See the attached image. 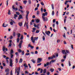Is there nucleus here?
Here are the masks:
<instances>
[{
	"instance_id": "1",
	"label": "nucleus",
	"mask_w": 75,
	"mask_h": 75,
	"mask_svg": "<svg viewBox=\"0 0 75 75\" xmlns=\"http://www.w3.org/2000/svg\"><path fill=\"white\" fill-rule=\"evenodd\" d=\"M26 13L27 14L26 15V20H28V14H29V13H30V12H29V11H26Z\"/></svg>"
},
{
	"instance_id": "2",
	"label": "nucleus",
	"mask_w": 75,
	"mask_h": 75,
	"mask_svg": "<svg viewBox=\"0 0 75 75\" xmlns=\"http://www.w3.org/2000/svg\"><path fill=\"white\" fill-rule=\"evenodd\" d=\"M42 61V58H38L37 61V64H38V63H40L41 62V61Z\"/></svg>"
},
{
	"instance_id": "3",
	"label": "nucleus",
	"mask_w": 75,
	"mask_h": 75,
	"mask_svg": "<svg viewBox=\"0 0 75 75\" xmlns=\"http://www.w3.org/2000/svg\"><path fill=\"white\" fill-rule=\"evenodd\" d=\"M31 41H32L33 43H35V39H34V37H31Z\"/></svg>"
},
{
	"instance_id": "4",
	"label": "nucleus",
	"mask_w": 75,
	"mask_h": 75,
	"mask_svg": "<svg viewBox=\"0 0 75 75\" xmlns=\"http://www.w3.org/2000/svg\"><path fill=\"white\" fill-rule=\"evenodd\" d=\"M10 63V67H13V60L12 59H11L10 60V62H9Z\"/></svg>"
},
{
	"instance_id": "5",
	"label": "nucleus",
	"mask_w": 75,
	"mask_h": 75,
	"mask_svg": "<svg viewBox=\"0 0 75 75\" xmlns=\"http://www.w3.org/2000/svg\"><path fill=\"white\" fill-rule=\"evenodd\" d=\"M45 33L46 34V35H48V36H50V34H51V32H50V31L48 30L47 31H45Z\"/></svg>"
},
{
	"instance_id": "6",
	"label": "nucleus",
	"mask_w": 75,
	"mask_h": 75,
	"mask_svg": "<svg viewBox=\"0 0 75 75\" xmlns=\"http://www.w3.org/2000/svg\"><path fill=\"white\" fill-rule=\"evenodd\" d=\"M20 43H19V47L20 48H21V44L23 43V40H21L20 42Z\"/></svg>"
},
{
	"instance_id": "7",
	"label": "nucleus",
	"mask_w": 75,
	"mask_h": 75,
	"mask_svg": "<svg viewBox=\"0 0 75 75\" xmlns=\"http://www.w3.org/2000/svg\"><path fill=\"white\" fill-rule=\"evenodd\" d=\"M23 19V17L22 16V15H20L19 16V17H18V20H20V19Z\"/></svg>"
},
{
	"instance_id": "8",
	"label": "nucleus",
	"mask_w": 75,
	"mask_h": 75,
	"mask_svg": "<svg viewBox=\"0 0 75 75\" xmlns=\"http://www.w3.org/2000/svg\"><path fill=\"white\" fill-rule=\"evenodd\" d=\"M17 70L18 71L17 72V75H20V68L19 67L18 69Z\"/></svg>"
},
{
	"instance_id": "9",
	"label": "nucleus",
	"mask_w": 75,
	"mask_h": 75,
	"mask_svg": "<svg viewBox=\"0 0 75 75\" xmlns=\"http://www.w3.org/2000/svg\"><path fill=\"white\" fill-rule=\"evenodd\" d=\"M62 54H63L67 55V52H65V50H62Z\"/></svg>"
},
{
	"instance_id": "10",
	"label": "nucleus",
	"mask_w": 75,
	"mask_h": 75,
	"mask_svg": "<svg viewBox=\"0 0 75 75\" xmlns=\"http://www.w3.org/2000/svg\"><path fill=\"white\" fill-rule=\"evenodd\" d=\"M25 25H26V27L27 28V29H28V23L26 24V23H25L24 25V27H25Z\"/></svg>"
},
{
	"instance_id": "11",
	"label": "nucleus",
	"mask_w": 75,
	"mask_h": 75,
	"mask_svg": "<svg viewBox=\"0 0 75 75\" xmlns=\"http://www.w3.org/2000/svg\"><path fill=\"white\" fill-rule=\"evenodd\" d=\"M18 24L19 25L20 27H21V26H22V25H23V22H19L18 23Z\"/></svg>"
},
{
	"instance_id": "12",
	"label": "nucleus",
	"mask_w": 75,
	"mask_h": 75,
	"mask_svg": "<svg viewBox=\"0 0 75 75\" xmlns=\"http://www.w3.org/2000/svg\"><path fill=\"white\" fill-rule=\"evenodd\" d=\"M28 46L29 47H30L31 49H33V48H34V46H31L30 44H29L28 45Z\"/></svg>"
},
{
	"instance_id": "13",
	"label": "nucleus",
	"mask_w": 75,
	"mask_h": 75,
	"mask_svg": "<svg viewBox=\"0 0 75 75\" xmlns=\"http://www.w3.org/2000/svg\"><path fill=\"white\" fill-rule=\"evenodd\" d=\"M6 25L4 26V25H4V23H3L2 25V27H6L7 26H8V24H6Z\"/></svg>"
},
{
	"instance_id": "14",
	"label": "nucleus",
	"mask_w": 75,
	"mask_h": 75,
	"mask_svg": "<svg viewBox=\"0 0 75 75\" xmlns=\"http://www.w3.org/2000/svg\"><path fill=\"white\" fill-rule=\"evenodd\" d=\"M10 71V69H6L5 70V72H9Z\"/></svg>"
},
{
	"instance_id": "15",
	"label": "nucleus",
	"mask_w": 75,
	"mask_h": 75,
	"mask_svg": "<svg viewBox=\"0 0 75 75\" xmlns=\"http://www.w3.org/2000/svg\"><path fill=\"white\" fill-rule=\"evenodd\" d=\"M50 71H51V72H53L54 71V69L52 68H51L50 69Z\"/></svg>"
},
{
	"instance_id": "16",
	"label": "nucleus",
	"mask_w": 75,
	"mask_h": 75,
	"mask_svg": "<svg viewBox=\"0 0 75 75\" xmlns=\"http://www.w3.org/2000/svg\"><path fill=\"white\" fill-rule=\"evenodd\" d=\"M23 4L25 5V4H26V3H27V1H26V0L23 1Z\"/></svg>"
},
{
	"instance_id": "17",
	"label": "nucleus",
	"mask_w": 75,
	"mask_h": 75,
	"mask_svg": "<svg viewBox=\"0 0 75 75\" xmlns=\"http://www.w3.org/2000/svg\"><path fill=\"white\" fill-rule=\"evenodd\" d=\"M6 61L8 63V59H9V57H6Z\"/></svg>"
},
{
	"instance_id": "18",
	"label": "nucleus",
	"mask_w": 75,
	"mask_h": 75,
	"mask_svg": "<svg viewBox=\"0 0 75 75\" xmlns=\"http://www.w3.org/2000/svg\"><path fill=\"white\" fill-rule=\"evenodd\" d=\"M51 62H50V63H49V62H47V63H46V65L47 66H48V65H50V64H51Z\"/></svg>"
},
{
	"instance_id": "19",
	"label": "nucleus",
	"mask_w": 75,
	"mask_h": 75,
	"mask_svg": "<svg viewBox=\"0 0 75 75\" xmlns=\"http://www.w3.org/2000/svg\"><path fill=\"white\" fill-rule=\"evenodd\" d=\"M42 18L43 19V21H45V17L44 16H42Z\"/></svg>"
},
{
	"instance_id": "20",
	"label": "nucleus",
	"mask_w": 75,
	"mask_h": 75,
	"mask_svg": "<svg viewBox=\"0 0 75 75\" xmlns=\"http://www.w3.org/2000/svg\"><path fill=\"white\" fill-rule=\"evenodd\" d=\"M13 53H14V51H13V50H11L10 54H13Z\"/></svg>"
},
{
	"instance_id": "21",
	"label": "nucleus",
	"mask_w": 75,
	"mask_h": 75,
	"mask_svg": "<svg viewBox=\"0 0 75 75\" xmlns=\"http://www.w3.org/2000/svg\"><path fill=\"white\" fill-rule=\"evenodd\" d=\"M23 66L25 67V68H27L28 67V66L27 65H26V64L25 63L24 65Z\"/></svg>"
},
{
	"instance_id": "22",
	"label": "nucleus",
	"mask_w": 75,
	"mask_h": 75,
	"mask_svg": "<svg viewBox=\"0 0 75 75\" xmlns=\"http://www.w3.org/2000/svg\"><path fill=\"white\" fill-rule=\"evenodd\" d=\"M36 22L37 23H38L40 22V20L39 19H37L36 20Z\"/></svg>"
},
{
	"instance_id": "23",
	"label": "nucleus",
	"mask_w": 75,
	"mask_h": 75,
	"mask_svg": "<svg viewBox=\"0 0 75 75\" xmlns=\"http://www.w3.org/2000/svg\"><path fill=\"white\" fill-rule=\"evenodd\" d=\"M34 39H35V40H36V41H37V40H38V37H37V38L36 37H34Z\"/></svg>"
},
{
	"instance_id": "24",
	"label": "nucleus",
	"mask_w": 75,
	"mask_h": 75,
	"mask_svg": "<svg viewBox=\"0 0 75 75\" xmlns=\"http://www.w3.org/2000/svg\"><path fill=\"white\" fill-rule=\"evenodd\" d=\"M23 62V59H21L19 61L20 63H21Z\"/></svg>"
},
{
	"instance_id": "25",
	"label": "nucleus",
	"mask_w": 75,
	"mask_h": 75,
	"mask_svg": "<svg viewBox=\"0 0 75 75\" xmlns=\"http://www.w3.org/2000/svg\"><path fill=\"white\" fill-rule=\"evenodd\" d=\"M69 67L71 66V62L69 60Z\"/></svg>"
},
{
	"instance_id": "26",
	"label": "nucleus",
	"mask_w": 75,
	"mask_h": 75,
	"mask_svg": "<svg viewBox=\"0 0 75 75\" xmlns=\"http://www.w3.org/2000/svg\"><path fill=\"white\" fill-rule=\"evenodd\" d=\"M46 73V69H45L43 70V74H45Z\"/></svg>"
},
{
	"instance_id": "27",
	"label": "nucleus",
	"mask_w": 75,
	"mask_h": 75,
	"mask_svg": "<svg viewBox=\"0 0 75 75\" xmlns=\"http://www.w3.org/2000/svg\"><path fill=\"white\" fill-rule=\"evenodd\" d=\"M51 6H52V9H53V10H54V4H52L51 5Z\"/></svg>"
},
{
	"instance_id": "28",
	"label": "nucleus",
	"mask_w": 75,
	"mask_h": 75,
	"mask_svg": "<svg viewBox=\"0 0 75 75\" xmlns=\"http://www.w3.org/2000/svg\"><path fill=\"white\" fill-rule=\"evenodd\" d=\"M16 40L17 42H19V41H20V38H18Z\"/></svg>"
},
{
	"instance_id": "29",
	"label": "nucleus",
	"mask_w": 75,
	"mask_h": 75,
	"mask_svg": "<svg viewBox=\"0 0 75 75\" xmlns=\"http://www.w3.org/2000/svg\"><path fill=\"white\" fill-rule=\"evenodd\" d=\"M31 61H32V62L33 63V64H35V61L34 60V59L31 60Z\"/></svg>"
},
{
	"instance_id": "30",
	"label": "nucleus",
	"mask_w": 75,
	"mask_h": 75,
	"mask_svg": "<svg viewBox=\"0 0 75 75\" xmlns=\"http://www.w3.org/2000/svg\"><path fill=\"white\" fill-rule=\"evenodd\" d=\"M54 14H55V13H54V11H52V16H54Z\"/></svg>"
},
{
	"instance_id": "31",
	"label": "nucleus",
	"mask_w": 75,
	"mask_h": 75,
	"mask_svg": "<svg viewBox=\"0 0 75 75\" xmlns=\"http://www.w3.org/2000/svg\"><path fill=\"white\" fill-rule=\"evenodd\" d=\"M21 35V34H20V33H18V38H20Z\"/></svg>"
},
{
	"instance_id": "32",
	"label": "nucleus",
	"mask_w": 75,
	"mask_h": 75,
	"mask_svg": "<svg viewBox=\"0 0 75 75\" xmlns=\"http://www.w3.org/2000/svg\"><path fill=\"white\" fill-rule=\"evenodd\" d=\"M8 15H10V14H11V13H10V10H9L8 12Z\"/></svg>"
},
{
	"instance_id": "33",
	"label": "nucleus",
	"mask_w": 75,
	"mask_h": 75,
	"mask_svg": "<svg viewBox=\"0 0 75 75\" xmlns=\"http://www.w3.org/2000/svg\"><path fill=\"white\" fill-rule=\"evenodd\" d=\"M28 3L29 4H31V0H29L28 1Z\"/></svg>"
},
{
	"instance_id": "34",
	"label": "nucleus",
	"mask_w": 75,
	"mask_h": 75,
	"mask_svg": "<svg viewBox=\"0 0 75 75\" xmlns=\"http://www.w3.org/2000/svg\"><path fill=\"white\" fill-rule=\"evenodd\" d=\"M13 37H16V33L13 32Z\"/></svg>"
},
{
	"instance_id": "35",
	"label": "nucleus",
	"mask_w": 75,
	"mask_h": 75,
	"mask_svg": "<svg viewBox=\"0 0 75 75\" xmlns=\"http://www.w3.org/2000/svg\"><path fill=\"white\" fill-rule=\"evenodd\" d=\"M13 54H11V58H13Z\"/></svg>"
},
{
	"instance_id": "36",
	"label": "nucleus",
	"mask_w": 75,
	"mask_h": 75,
	"mask_svg": "<svg viewBox=\"0 0 75 75\" xmlns=\"http://www.w3.org/2000/svg\"><path fill=\"white\" fill-rule=\"evenodd\" d=\"M22 54L23 55H24V50L22 51Z\"/></svg>"
},
{
	"instance_id": "37",
	"label": "nucleus",
	"mask_w": 75,
	"mask_h": 75,
	"mask_svg": "<svg viewBox=\"0 0 75 75\" xmlns=\"http://www.w3.org/2000/svg\"><path fill=\"white\" fill-rule=\"evenodd\" d=\"M42 38L43 39V41H44L45 40V37H44V36H43Z\"/></svg>"
},
{
	"instance_id": "38",
	"label": "nucleus",
	"mask_w": 75,
	"mask_h": 75,
	"mask_svg": "<svg viewBox=\"0 0 75 75\" xmlns=\"http://www.w3.org/2000/svg\"><path fill=\"white\" fill-rule=\"evenodd\" d=\"M11 21L12 22V23H14V24H15V23H15V22H14V21H13V20L12 19H11Z\"/></svg>"
},
{
	"instance_id": "39",
	"label": "nucleus",
	"mask_w": 75,
	"mask_h": 75,
	"mask_svg": "<svg viewBox=\"0 0 75 75\" xmlns=\"http://www.w3.org/2000/svg\"><path fill=\"white\" fill-rule=\"evenodd\" d=\"M30 55V53L27 52L26 53L25 55Z\"/></svg>"
},
{
	"instance_id": "40",
	"label": "nucleus",
	"mask_w": 75,
	"mask_h": 75,
	"mask_svg": "<svg viewBox=\"0 0 75 75\" xmlns=\"http://www.w3.org/2000/svg\"><path fill=\"white\" fill-rule=\"evenodd\" d=\"M16 13L17 15H20V14L18 12H16Z\"/></svg>"
},
{
	"instance_id": "41",
	"label": "nucleus",
	"mask_w": 75,
	"mask_h": 75,
	"mask_svg": "<svg viewBox=\"0 0 75 75\" xmlns=\"http://www.w3.org/2000/svg\"><path fill=\"white\" fill-rule=\"evenodd\" d=\"M66 53H67V54H69V51L66 50Z\"/></svg>"
},
{
	"instance_id": "42",
	"label": "nucleus",
	"mask_w": 75,
	"mask_h": 75,
	"mask_svg": "<svg viewBox=\"0 0 75 75\" xmlns=\"http://www.w3.org/2000/svg\"><path fill=\"white\" fill-rule=\"evenodd\" d=\"M19 52H22V50L20 49H19L18 50Z\"/></svg>"
},
{
	"instance_id": "43",
	"label": "nucleus",
	"mask_w": 75,
	"mask_h": 75,
	"mask_svg": "<svg viewBox=\"0 0 75 75\" xmlns=\"http://www.w3.org/2000/svg\"><path fill=\"white\" fill-rule=\"evenodd\" d=\"M23 39V36L22 35L20 39L22 40Z\"/></svg>"
},
{
	"instance_id": "44",
	"label": "nucleus",
	"mask_w": 75,
	"mask_h": 75,
	"mask_svg": "<svg viewBox=\"0 0 75 75\" xmlns=\"http://www.w3.org/2000/svg\"><path fill=\"white\" fill-rule=\"evenodd\" d=\"M13 37L12 36H10V37L9 38V39H10V40H11V39H13Z\"/></svg>"
},
{
	"instance_id": "45",
	"label": "nucleus",
	"mask_w": 75,
	"mask_h": 75,
	"mask_svg": "<svg viewBox=\"0 0 75 75\" xmlns=\"http://www.w3.org/2000/svg\"><path fill=\"white\" fill-rule=\"evenodd\" d=\"M16 64H17V63H18V59L17 58L16 59Z\"/></svg>"
},
{
	"instance_id": "46",
	"label": "nucleus",
	"mask_w": 75,
	"mask_h": 75,
	"mask_svg": "<svg viewBox=\"0 0 75 75\" xmlns=\"http://www.w3.org/2000/svg\"><path fill=\"white\" fill-rule=\"evenodd\" d=\"M40 73L41 74V73H42V72H43V70L42 69H41V70H40Z\"/></svg>"
},
{
	"instance_id": "47",
	"label": "nucleus",
	"mask_w": 75,
	"mask_h": 75,
	"mask_svg": "<svg viewBox=\"0 0 75 75\" xmlns=\"http://www.w3.org/2000/svg\"><path fill=\"white\" fill-rule=\"evenodd\" d=\"M39 32H40V31H39V30H37L36 31V33H38Z\"/></svg>"
},
{
	"instance_id": "48",
	"label": "nucleus",
	"mask_w": 75,
	"mask_h": 75,
	"mask_svg": "<svg viewBox=\"0 0 75 75\" xmlns=\"http://www.w3.org/2000/svg\"><path fill=\"white\" fill-rule=\"evenodd\" d=\"M2 50L3 51H5V50H6V49H5V47H3L2 48Z\"/></svg>"
},
{
	"instance_id": "49",
	"label": "nucleus",
	"mask_w": 75,
	"mask_h": 75,
	"mask_svg": "<svg viewBox=\"0 0 75 75\" xmlns=\"http://www.w3.org/2000/svg\"><path fill=\"white\" fill-rule=\"evenodd\" d=\"M41 5H42V6H44V3H43V2H42L41 3Z\"/></svg>"
},
{
	"instance_id": "50",
	"label": "nucleus",
	"mask_w": 75,
	"mask_h": 75,
	"mask_svg": "<svg viewBox=\"0 0 75 75\" xmlns=\"http://www.w3.org/2000/svg\"><path fill=\"white\" fill-rule=\"evenodd\" d=\"M16 55V56H18V52H16L15 53Z\"/></svg>"
},
{
	"instance_id": "51",
	"label": "nucleus",
	"mask_w": 75,
	"mask_h": 75,
	"mask_svg": "<svg viewBox=\"0 0 75 75\" xmlns=\"http://www.w3.org/2000/svg\"><path fill=\"white\" fill-rule=\"evenodd\" d=\"M35 54H38V51H36L35 52Z\"/></svg>"
},
{
	"instance_id": "52",
	"label": "nucleus",
	"mask_w": 75,
	"mask_h": 75,
	"mask_svg": "<svg viewBox=\"0 0 75 75\" xmlns=\"http://www.w3.org/2000/svg\"><path fill=\"white\" fill-rule=\"evenodd\" d=\"M39 13H40V12L39 11H37V15H38V14H39Z\"/></svg>"
},
{
	"instance_id": "53",
	"label": "nucleus",
	"mask_w": 75,
	"mask_h": 75,
	"mask_svg": "<svg viewBox=\"0 0 75 75\" xmlns=\"http://www.w3.org/2000/svg\"><path fill=\"white\" fill-rule=\"evenodd\" d=\"M33 31H35V30H36V28H33Z\"/></svg>"
},
{
	"instance_id": "54",
	"label": "nucleus",
	"mask_w": 75,
	"mask_h": 75,
	"mask_svg": "<svg viewBox=\"0 0 75 75\" xmlns=\"http://www.w3.org/2000/svg\"><path fill=\"white\" fill-rule=\"evenodd\" d=\"M40 70H41V68H39L37 69V71H40Z\"/></svg>"
},
{
	"instance_id": "55",
	"label": "nucleus",
	"mask_w": 75,
	"mask_h": 75,
	"mask_svg": "<svg viewBox=\"0 0 75 75\" xmlns=\"http://www.w3.org/2000/svg\"><path fill=\"white\" fill-rule=\"evenodd\" d=\"M12 8H13V10H15V7H14V5L12 6Z\"/></svg>"
},
{
	"instance_id": "56",
	"label": "nucleus",
	"mask_w": 75,
	"mask_h": 75,
	"mask_svg": "<svg viewBox=\"0 0 75 75\" xmlns=\"http://www.w3.org/2000/svg\"><path fill=\"white\" fill-rule=\"evenodd\" d=\"M2 64L4 67H5V66H6V64L5 63H2Z\"/></svg>"
},
{
	"instance_id": "57",
	"label": "nucleus",
	"mask_w": 75,
	"mask_h": 75,
	"mask_svg": "<svg viewBox=\"0 0 75 75\" xmlns=\"http://www.w3.org/2000/svg\"><path fill=\"white\" fill-rule=\"evenodd\" d=\"M69 14V12H67L66 13V15H68Z\"/></svg>"
},
{
	"instance_id": "58",
	"label": "nucleus",
	"mask_w": 75,
	"mask_h": 75,
	"mask_svg": "<svg viewBox=\"0 0 75 75\" xmlns=\"http://www.w3.org/2000/svg\"><path fill=\"white\" fill-rule=\"evenodd\" d=\"M61 61H62V62H64L65 61V59H62L61 60Z\"/></svg>"
},
{
	"instance_id": "59",
	"label": "nucleus",
	"mask_w": 75,
	"mask_h": 75,
	"mask_svg": "<svg viewBox=\"0 0 75 75\" xmlns=\"http://www.w3.org/2000/svg\"><path fill=\"white\" fill-rule=\"evenodd\" d=\"M39 6H40V4H37V8L39 7Z\"/></svg>"
},
{
	"instance_id": "60",
	"label": "nucleus",
	"mask_w": 75,
	"mask_h": 75,
	"mask_svg": "<svg viewBox=\"0 0 75 75\" xmlns=\"http://www.w3.org/2000/svg\"><path fill=\"white\" fill-rule=\"evenodd\" d=\"M53 23H55V20L54 19H53Z\"/></svg>"
},
{
	"instance_id": "61",
	"label": "nucleus",
	"mask_w": 75,
	"mask_h": 75,
	"mask_svg": "<svg viewBox=\"0 0 75 75\" xmlns=\"http://www.w3.org/2000/svg\"><path fill=\"white\" fill-rule=\"evenodd\" d=\"M11 43H10L9 44V47H11Z\"/></svg>"
},
{
	"instance_id": "62",
	"label": "nucleus",
	"mask_w": 75,
	"mask_h": 75,
	"mask_svg": "<svg viewBox=\"0 0 75 75\" xmlns=\"http://www.w3.org/2000/svg\"><path fill=\"white\" fill-rule=\"evenodd\" d=\"M38 9V8L36 7L35 9V11H36V10H37V9Z\"/></svg>"
},
{
	"instance_id": "63",
	"label": "nucleus",
	"mask_w": 75,
	"mask_h": 75,
	"mask_svg": "<svg viewBox=\"0 0 75 75\" xmlns=\"http://www.w3.org/2000/svg\"><path fill=\"white\" fill-rule=\"evenodd\" d=\"M20 9H23V7L22 6H20Z\"/></svg>"
},
{
	"instance_id": "64",
	"label": "nucleus",
	"mask_w": 75,
	"mask_h": 75,
	"mask_svg": "<svg viewBox=\"0 0 75 75\" xmlns=\"http://www.w3.org/2000/svg\"><path fill=\"white\" fill-rule=\"evenodd\" d=\"M50 74V72H47V75H49Z\"/></svg>"
}]
</instances>
